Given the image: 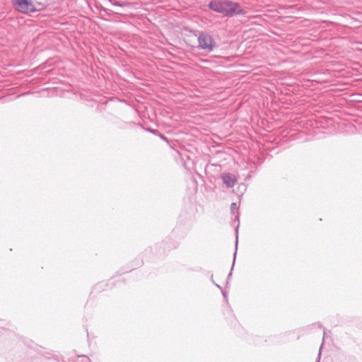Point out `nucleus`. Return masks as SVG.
Masks as SVG:
<instances>
[{
    "label": "nucleus",
    "instance_id": "nucleus-1",
    "mask_svg": "<svg viewBox=\"0 0 362 362\" xmlns=\"http://www.w3.org/2000/svg\"><path fill=\"white\" fill-rule=\"evenodd\" d=\"M209 8L229 17L246 13L238 3L230 1H214L210 2Z\"/></svg>",
    "mask_w": 362,
    "mask_h": 362
},
{
    "label": "nucleus",
    "instance_id": "nucleus-2",
    "mask_svg": "<svg viewBox=\"0 0 362 362\" xmlns=\"http://www.w3.org/2000/svg\"><path fill=\"white\" fill-rule=\"evenodd\" d=\"M13 4L16 9L21 13H27L37 10L33 0H13Z\"/></svg>",
    "mask_w": 362,
    "mask_h": 362
},
{
    "label": "nucleus",
    "instance_id": "nucleus-3",
    "mask_svg": "<svg viewBox=\"0 0 362 362\" xmlns=\"http://www.w3.org/2000/svg\"><path fill=\"white\" fill-rule=\"evenodd\" d=\"M199 47L207 51H211L216 47V42L211 35L201 33L198 37Z\"/></svg>",
    "mask_w": 362,
    "mask_h": 362
},
{
    "label": "nucleus",
    "instance_id": "nucleus-4",
    "mask_svg": "<svg viewBox=\"0 0 362 362\" xmlns=\"http://www.w3.org/2000/svg\"><path fill=\"white\" fill-rule=\"evenodd\" d=\"M222 180L228 187H233L236 182L235 177L230 173L223 174Z\"/></svg>",
    "mask_w": 362,
    "mask_h": 362
},
{
    "label": "nucleus",
    "instance_id": "nucleus-5",
    "mask_svg": "<svg viewBox=\"0 0 362 362\" xmlns=\"http://www.w3.org/2000/svg\"><path fill=\"white\" fill-rule=\"evenodd\" d=\"M230 209L232 211L235 210L236 209V204L235 203L231 204Z\"/></svg>",
    "mask_w": 362,
    "mask_h": 362
},
{
    "label": "nucleus",
    "instance_id": "nucleus-6",
    "mask_svg": "<svg viewBox=\"0 0 362 362\" xmlns=\"http://www.w3.org/2000/svg\"><path fill=\"white\" fill-rule=\"evenodd\" d=\"M115 5L121 6V4L117 2V3H115Z\"/></svg>",
    "mask_w": 362,
    "mask_h": 362
}]
</instances>
